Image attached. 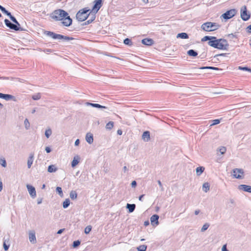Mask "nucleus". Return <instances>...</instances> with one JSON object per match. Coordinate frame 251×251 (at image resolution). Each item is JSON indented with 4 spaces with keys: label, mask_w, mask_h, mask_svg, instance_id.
<instances>
[{
    "label": "nucleus",
    "mask_w": 251,
    "mask_h": 251,
    "mask_svg": "<svg viewBox=\"0 0 251 251\" xmlns=\"http://www.w3.org/2000/svg\"><path fill=\"white\" fill-rule=\"evenodd\" d=\"M50 17L55 21H61L62 24L65 26H69L72 24V20L68 13L62 9H57L50 14Z\"/></svg>",
    "instance_id": "nucleus-1"
},
{
    "label": "nucleus",
    "mask_w": 251,
    "mask_h": 251,
    "mask_svg": "<svg viewBox=\"0 0 251 251\" xmlns=\"http://www.w3.org/2000/svg\"><path fill=\"white\" fill-rule=\"evenodd\" d=\"M220 25L216 23L206 22L201 25V28L207 32L213 31L218 29Z\"/></svg>",
    "instance_id": "nucleus-2"
},
{
    "label": "nucleus",
    "mask_w": 251,
    "mask_h": 251,
    "mask_svg": "<svg viewBox=\"0 0 251 251\" xmlns=\"http://www.w3.org/2000/svg\"><path fill=\"white\" fill-rule=\"evenodd\" d=\"M45 34L49 37H50L52 39L57 40H65L66 41L72 40L74 39L73 37H70L67 36L62 35L59 34L55 33L53 32L46 31L45 32Z\"/></svg>",
    "instance_id": "nucleus-3"
},
{
    "label": "nucleus",
    "mask_w": 251,
    "mask_h": 251,
    "mask_svg": "<svg viewBox=\"0 0 251 251\" xmlns=\"http://www.w3.org/2000/svg\"><path fill=\"white\" fill-rule=\"evenodd\" d=\"M213 48L221 50H226L228 47L227 41L224 39H219L217 40Z\"/></svg>",
    "instance_id": "nucleus-4"
},
{
    "label": "nucleus",
    "mask_w": 251,
    "mask_h": 251,
    "mask_svg": "<svg viewBox=\"0 0 251 251\" xmlns=\"http://www.w3.org/2000/svg\"><path fill=\"white\" fill-rule=\"evenodd\" d=\"M89 11L87 8L80 10L76 15V19L80 22L84 21L89 16V14L87 13Z\"/></svg>",
    "instance_id": "nucleus-5"
},
{
    "label": "nucleus",
    "mask_w": 251,
    "mask_h": 251,
    "mask_svg": "<svg viewBox=\"0 0 251 251\" xmlns=\"http://www.w3.org/2000/svg\"><path fill=\"white\" fill-rule=\"evenodd\" d=\"M217 39L216 38V37L205 36L201 39V41L204 42L208 40V45L213 47L214 45L215 44L216 42H217Z\"/></svg>",
    "instance_id": "nucleus-6"
},
{
    "label": "nucleus",
    "mask_w": 251,
    "mask_h": 251,
    "mask_svg": "<svg viewBox=\"0 0 251 251\" xmlns=\"http://www.w3.org/2000/svg\"><path fill=\"white\" fill-rule=\"evenodd\" d=\"M236 13V11L234 9L227 11L226 13L222 15V17L224 19L228 20L232 18Z\"/></svg>",
    "instance_id": "nucleus-7"
},
{
    "label": "nucleus",
    "mask_w": 251,
    "mask_h": 251,
    "mask_svg": "<svg viewBox=\"0 0 251 251\" xmlns=\"http://www.w3.org/2000/svg\"><path fill=\"white\" fill-rule=\"evenodd\" d=\"M241 17L243 21H248L250 18V14L247 13V7L244 6L241 9Z\"/></svg>",
    "instance_id": "nucleus-8"
},
{
    "label": "nucleus",
    "mask_w": 251,
    "mask_h": 251,
    "mask_svg": "<svg viewBox=\"0 0 251 251\" xmlns=\"http://www.w3.org/2000/svg\"><path fill=\"white\" fill-rule=\"evenodd\" d=\"M243 174L244 171L242 169H235L233 170V176L236 178H242Z\"/></svg>",
    "instance_id": "nucleus-9"
},
{
    "label": "nucleus",
    "mask_w": 251,
    "mask_h": 251,
    "mask_svg": "<svg viewBox=\"0 0 251 251\" xmlns=\"http://www.w3.org/2000/svg\"><path fill=\"white\" fill-rule=\"evenodd\" d=\"M4 23L5 25L11 29L18 31L22 30V29L16 25L11 23L8 20L5 19Z\"/></svg>",
    "instance_id": "nucleus-10"
},
{
    "label": "nucleus",
    "mask_w": 251,
    "mask_h": 251,
    "mask_svg": "<svg viewBox=\"0 0 251 251\" xmlns=\"http://www.w3.org/2000/svg\"><path fill=\"white\" fill-rule=\"evenodd\" d=\"M26 186L31 197L35 198L36 197V192L35 188L29 184H27Z\"/></svg>",
    "instance_id": "nucleus-11"
},
{
    "label": "nucleus",
    "mask_w": 251,
    "mask_h": 251,
    "mask_svg": "<svg viewBox=\"0 0 251 251\" xmlns=\"http://www.w3.org/2000/svg\"><path fill=\"white\" fill-rule=\"evenodd\" d=\"M94 2L95 4L92 10L97 13L102 6V0H95Z\"/></svg>",
    "instance_id": "nucleus-12"
},
{
    "label": "nucleus",
    "mask_w": 251,
    "mask_h": 251,
    "mask_svg": "<svg viewBox=\"0 0 251 251\" xmlns=\"http://www.w3.org/2000/svg\"><path fill=\"white\" fill-rule=\"evenodd\" d=\"M0 98L6 100H13L15 101V97L9 94H5L0 93Z\"/></svg>",
    "instance_id": "nucleus-13"
},
{
    "label": "nucleus",
    "mask_w": 251,
    "mask_h": 251,
    "mask_svg": "<svg viewBox=\"0 0 251 251\" xmlns=\"http://www.w3.org/2000/svg\"><path fill=\"white\" fill-rule=\"evenodd\" d=\"M238 189L240 190H243L245 192L251 193V186L245 184H241L238 186Z\"/></svg>",
    "instance_id": "nucleus-14"
},
{
    "label": "nucleus",
    "mask_w": 251,
    "mask_h": 251,
    "mask_svg": "<svg viewBox=\"0 0 251 251\" xmlns=\"http://www.w3.org/2000/svg\"><path fill=\"white\" fill-rule=\"evenodd\" d=\"M34 161V153H30L27 159V165L28 169H30Z\"/></svg>",
    "instance_id": "nucleus-15"
},
{
    "label": "nucleus",
    "mask_w": 251,
    "mask_h": 251,
    "mask_svg": "<svg viewBox=\"0 0 251 251\" xmlns=\"http://www.w3.org/2000/svg\"><path fill=\"white\" fill-rule=\"evenodd\" d=\"M159 216L157 215H153L151 217V224L152 225L157 226L158 225Z\"/></svg>",
    "instance_id": "nucleus-16"
},
{
    "label": "nucleus",
    "mask_w": 251,
    "mask_h": 251,
    "mask_svg": "<svg viewBox=\"0 0 251 251\" xmlns=\"http://www.w3.org/2000/svg\"><path fill=\"white\" fill-rule=\"evenodd\" d=\"M85 139L86 142L89 144L93 143L94 141L93 135L90 132H88L86 134Z\"/></svg>",
    "instance_id": "nucleus-17"
},
{
    "label": "nucleus",
    "mask_w": 251,
    "mask_h": 251,
    "mask_svg": "<svg viewBox=\"0 0 251 251\" xmlns=\"http://www.w3.org/2000/svg\"><path fill=\"white\" fill-rule=\"evenodd\" d=\"M150 133L149 131H146L143 132L142 139L145 142H148L150 140Z\"/></svg>",
    "instance_id": "nucleus-18"
},
{
    "label": "nucleus",
    "mask_w": 251,
    "mask_h": 251,
    "mask_svg": "<svg viewBox=\"0 0 251 251\" xmlns=\"http://www.w3.org/2000/svg\"><path fill=\"white\" fill-rule=\"evenodd\" d=\"M79 159H80V157H79V156H78V155L75 156L74 157L73 160L71 163L72 167L74 168L76 165H77L79 163Z\"/></svg>",
    "instance_id": "nucleus-19"
},
{
    "label": "nucleus",
    "mask_w": 251,
    "mask_h": 251,
    "mask_svg": "<svg viewBox=\"0 0 251 251\" xmlns=\"http://www.w3.org/2000/svg\"><path fill=\"white\" fill-rule=\"evenodd\" d=\"M142 43L144 45L151 46L153 44V41L151 39L145 38L142 40Z\"/></svg>",
    "instance_id": "nucleus-20"
},
{
    "label": "nucleus",
    "mask_w": 251,
    "mask_h": 251,
    "mask_svg": "<svg viewBox=\"0 0 251 251\" xmlns=\"http://www.w3.org/2000/svg\"><path fill=\"white\" fill-rule=\"evenodd\" d=\"M86 105H87V106H89V105H90V106H92L94 107H96V108H107L106 107L104 106H102V105H101L99 104H97V103H90V102H86Z\"/></svg>",
    "instance_id": "nucleus-21"
},
{
    "label": "nucleus",
    "mask_w": 251,
    "mask_h": 251,
    "mask_svg": "<svg viewBox=\"0 0 251 251\" xmlns=\"http://www.w3.org/2000/svg\"><path fill=\"white\" fill-rule=\"evenodd\" d=\"M57 171V168L55 165H51L48 167V172L50 173H55Z\"/></svg>",
    "instance_id": "nucleus-22"
},
{
    "label": "nucleus",
    "mask_w": 251,
    "mask_h": 251,
    "mask_svg": "<svg viewBox=\"0 0 251 251\" xmlns=\"http://www.w3.org/2000/svg\"><path fill=\"white\" fill-rule=\"evenodd\" d=\"M29 240L33 244L36 242V238L34 233H30L29 234Z\"/></svg>",
    "instance_id": "nucleus-23"
},
{
    "label": "nucleus",
    "mask_w": 251,
    "mask_h": 251,
    "mask_svg": "<svg viewBox=\"0 0 251 251\" xmlns=\"http://www.w3.org/2000/svg\"><path fill=\"white\" fill-rule=\"evenodd\" d=\"M135 204H129L127 203L126 204V207L128 209V211L129 213H131L134 211L135 208Z\"/></svg>",
    "instance_id": "nucleus-24"
},
{
    "label": "nucleus",
    "mask_w": 251,
    "mask_h": 251,
    "mask_svg": "<svg viewBox=\"0 0 251 251\" xmlns=\"http://www.w3.org/2000/svg\"><path fill=\"white\" fill-rule=\"evenodd\" d=\"M204 167L201 166L198 167L196 168V174L197 176H200L201 175V174L204 171Z\"/></svg>",
    "instance_id": "nucleus-25"
},
{
    "label": "nucleus",
    "mask_w": 251,
    "mask_h": 251,
    "mask_svg": "<svg viewBox=\"0 0 251 251\" xmlns=\"http://www.w3.org/2000/svg\"><path fill=\"white\" fill-rule=\"evenodd\" d=\"M210 189V185L208 182H205L202 185V190L205 192H207Z\"/></svg>",
    "instance_id": "nucleus-26"
},
{
    "label": "nucleus",
    "mask_w": 251,
    "mask_h": 251,
    "mask_svg": "<svg viewBox=\"0 0 251 251\" xmlns=\"http://www.w3.org/2000/svg\"><path fill=\"white\" fill-rule=\"evenodd\" d=\"M176 38H180L181 39H187L188 38V35L186 33L182 32L180 33H178L176 36Z\"/></svg>",
    "instance_id": "nucleus-27"
},
{
    "label": "nucleus",
    "mask_w": 251,
    "mask_h": 251,
    "mask_svg": "<svg viewBox=\"0 0 251 251\" xmlns=\"http://www.w3.org/2000/svg\"><path fill=\"white\" fill-rule=\"evenodd\" d=\"M187 54L189 56H196L198 55V53L193 50H190L187 51Z\"/></svg>",
    "instance_id": "nucleus-28"
},
{
    "label": "nucleus",
    "mask_w": 251,
    "mask_h": 251,
    "mask_svg": "<svg viewBox=\"0 0 251 251\" xmlns=\"http://www.w3.org/2000/svg\"><path fill=\"white\" fill-rule=\"evenodd\" d=\"M70 204V201L69 199H66L63 202V207L64 208H67Z\"/></svg>",
    "instance_id": "nucleus-29"
},
{
    "label": "nucleus",
    "mask_w": 251,
    "mask_h": 251,
    "mask_svg": "<svg viewBox=\"0 0 251 251\" xmlns=\"http://www.w3.org/2000/svg\"><path fill=\"white\" fill-rule=\"evenodd\" d=\"M77 193L74 191H72L70 193V197L73 200L76 199L77 198Z\"/></svg>",
    "instance_id": "nucleus-30"
},
{
    "label": "nucleus",
    "mask_w": 251,
    "mask_h": 251,
    "mask_svg": "<svg viewBox=\"0 0 251 251\" xmlns=\"http://www.w3.org/2000/svg\"><path fill=\"white\" fill-rule=\"evenodd\" d=\"M113 126H114V123L113 122H108L106 125V126H105V128L107 129H111L113 127Z\"/></svg>",
    "instance_id": "nucleus-31"
},
{
    "label": "nucleus",
    "mask_w": 251,
    "mask_h": 251,
    "mask_svg": "<svg viewBox=\"0 0 251 251\" xmlns=\"http://www.w3.org/2000/svg\"><path fill=\"white\" fill-rule=\"evenodd\" d=\"M147 247L146 245H142L139 246L137 247V249L138 251H146L147 250Z\"/></svg>",
    "instance_id": "nucleus-32"
},
{
    "label": "nucleus",
    "mask_w": 251,
    "mask_h": 251,
    "mask_svg": "<svg viewBox=\"0 0 251 251\" xmlns=\"http://www.w3.org/2000/svg\"><path fill=\"white\" fill-rule=\"evenodd\" d=\"M24 126L25 127V128L26 130H28L29 129L30 127V123L28 121V120L27 119H25L24 121Z\"/></svg>",
    "instance_id": "nucleus-33"
},
{
    "label": "nucleus",
    "mask_w": 251,
    "mask_h": 251,
    "mask_svg": "<svg viewBox=\"0 0 251 251\" xmlns=\"http://www.w3.org/2000/svg\"><path fill=\"white\" fill-rule=\"evenodd\" d=\"M0 164L3 167L5 168L7 166L6 162L4 158H0Z\"/></svg>",
    "instance_id": "nucleus-34"
},
{
    "label": "nucleus",
    "mask_w": 251,
    "mask_h": 251,
    "mask_svg": "<svg viewBox=\"0 0 251 251\" xmlns=\"http://www.w3.org/2000/svg\"><path fill=\"white\" fill-rule=\"evenodd\" d=\"M220 122H221V119H215V120H211V124L210 125V126H213L218 125L220 123Z\"/></svg>",
    "instance_id": "nucleus-35"
},
{
    "label": "nucleus",
    "mask_w": 251,
    "mask_h": 251,
    "mask_svg": "<svg viewBox=\"0 0 251 251\" xmlns=\"http://www.w3.org/2000/svg\"><path fill=\"white\" fill-rule=\"evenodd\" d=\"M51 133H52V131H51V129L48 128L46 130L45 134L46 137L47 138H49L50 137V136L51 135Z\"/></svg>",
    "instance_id": "nucleus-36"
},
{
    "label": "nucleus",
    "mask_w": 251,
    "mask_h": 251,
    "mask_svg": "<svg viewBox=\"0 0 251 251\" xmlns=\"http://www.w3.org/2000/svg\"><path fill=\"white\" fill-rule=\"evenodd\" d=\"M56 191L61 197L63 196V191L62 190V188L60 187H57L56 188Z\"/></svg>",
    "instance_id": "nucleus-37"
},
{
    "label": "nucleus",
    "mask_w": 251,
    "mask_h": 251,
    "mask_svg": "<svg viewBox=\"0 0 251 251\" xmlns=\"http://www.w3.org/2000/svg\"><path fill=\"white\" fill-rule=\"evenodd\" d=\"M209 224L208 223L204 224L201 228V232L205 231L207 229V228L209 227Z\"/></svg>",
    "instance_id": "nucleus-38"
},
{
    "label": "nucleus",
    "mask_w": 251,
    "mask_h": 251,
    "mask_svg": "<svg viewBox=\"0 0 251 251\" xmlns=\"http://www.w3.org/2000/svg\"><path fill=\"white\" fill-rule=\"evenodd\" d=\"M238 69L240 70L247 71H248V72L251 73V69L246 67L239 66Z\"/></svg>",
    "instance_id": "nucleus-39"
},
{
    "label": "nucleus",
    "mask_w": 251,
    "mask_h": 251,
    "mask_svg": "<svg viewBox=\"0 0 251 251\" xmlns=\"http://www.w3.org/2000/svg\"><path fill=\"white\" fill-rule=\"evenodd\" d=\"M200 69L204 70V69H210V70H218L219 69L218 68L214 67H201L199 68Z\"/></svg>",
    "instance_id": "nucleus-40"
},
{
    "label": "nucleus",
    "mask_w": 251,
    "mask_h": 251,
    "mask_svg": "<svg viewBox=\"0 0 251 251\" xmlns=\"http://www.w3.org/2000/svg\"><path fill=\"white\" fill-rule=\"evenodd\" d=\"M124 43L125 45H129V46L132 45V42H131V40L129 38L125 39L124 41Z\"/></svg>",
    "instance_id": "nucleus-41"
},
{
    "label": "nucleus",
    "mask_w": 251,
    "mask_h": 251,
    "mask_svg": "<svg viewBox=\"0 0 251 251\" xmlns=\"http://www.w3.org/2000/svg\"><path fill=\"white\" fill-rule=\"evenodd\" d=\"M92 227L91 226H87L84 229V232L85 234H87L89 233V232L91 231Z\"/></svg>",
    "instance_id": "nucleus-42"
},
{
    "label": "nucleus",
    "mask_w": 251,
    "mask_h": 251,
    "mask_svg": "<svg viewBox=\"0 0 251 251\" xmlns=\"http://www.w3.org/2000/svg\"><path fill=\"white\" fill-rule=\"evenodd\" d=\"M226 148L225 147H221L219 149V151L221 152L222 154H224L226 151Z\"/></svg>",
    "instance_id": "nucleus-43"
},
{
    "label": "nucleus",
    "mask_w": 251,
    "mask_h": 251,
    "mask_svg": "<svg viewBox=\"0 0 251 251\" xmlns=\"http://www.w3.org/2000/svg\"><path fill=\"white\" fill-rule=\"evenodd\" d=\"M32 98L34 100H38L41 98V96L40 94L38 93L33 95Z\"/></svg>",
    "instance_id": "nucleus-44"
},
{
    "label": "nucleus",
    "mask_w": 251,
    "mask_h": 251,
    "mask_svg": "<svg viewBox=\"0 0 251 251\" xmlns=\"http://www.w3.org/2000/svg\"><path fill=\"white\" fill-rule=\"evenodd\" d=\"M0 10L4 14H5L6 15H7L8 16H9V15H10L11 13L10 12H9L7 10H6V9L3 7V6L2 7V8L0 9Z\"/></svg>",
    "instance_id": "nucleus-45"
},
{
    "label": "nucleus",
    "mask_w": 251,
    "mask_h": 251,
    "mask_svg": "<svg viewBox=\"0 0 251 251\" xmlns=\"http://www.w3.org/2000/svg\"><path fill=\"white\" fill-rule=\"evenodd\" d=\"M227 37L229 39H232L234 38H237V36L235 34H234L233 33L228 34L226 35Z\"/></svg>",
    "instance_id": "nucleus-46"
},
{
    "label": "nucleus",
    "mask_w": 251,
    "mask_h": 251,
    "mask_svg": "<svg viewBox=\"0 0 251 251\" xmlns=\"http://www.w3.org/2000/svg\"><path fill=\"white\" fill-rule=\"evenodd\" d=\"M80 244V242L78 240L75 241L73 242V247L76 248Z\"/></svg>",
    "instance_id": "nucleus-47"
},
{
    "label": "nucleus",
    "mask_w": 251,
    "mask_h": 251,
    "mask_svg": "<svg viewBox=\"0 0 251 251\" xmlns=\"http://www.w3.org/2000/svg\"><path fill=\"white\" fill-rule=\"evenodd\" d=\"M9 17L10 18V19H11V20L14 23L15 22H16L17 20L16 19V18L13 16L11 14H10V15L9 16Z\"/></svg>",
    "instance_id": "nucleus-48"
},
{
    "label": "nucleus",
    "mask_w": 251,
    "mask_h": 251,
    "mask_svg": "<svg viewBox=\"0 0 251 251\" xmlns=\"http://www.w3.org/2000/svg\"><path fill=\"white\" fill-rule=\"evenodd\" d=\"M3 248L4 249L5 251H7L9 249V245H7L5 243V242L4 241V243H3Z\"/></svg>",
    "instance_id": "nucleus-49"
},
{
    "label": "nucleus",
    "mask_w": 251,
    "mask_h": 251,
    "mask_svg": "<svg viewBox=\"0 0 251 251\" xmlns=\"http://www.w3.org/2000/svg\"><path fill=\"white\" fill-rule=\"evenodd\" d=\"M247 32H248L249 33H251V25H249L247 28Z\"/></svg>",
    "instance_id": "nucleus-50"
},
{
    "label": "nucleus",
    "mask_w": 251,
    "mask_h": 251,
    "mask_svg": "<svg viewBox=\"0 0 251 251\" xmlns=\"http://www.w3.org/2000/svg\"><path fill=\"white\" fill-rule=\"evenodd\" d=\"M136 185H137V183H136V181H135V180L133 181L131 183V185L132 187H135L136 186Z\"/></svg>",
    "instance_id": "nucleus-51"
},
{
    "label": "nucleus",
    "mask_w": 251,
    "mask_h": 251,
    "mask_svg": "<svg viewBox=\"0 0 251 251\" xmlns=\"http://www.w3.org/2000/svg\"><path fill=\"white\" fill-rule=\"evenodd\" d=\"M222 251H228L226 248V245H224L222 248Z\"/></svg>",
    "instance_id": "nucleus-52"
},
{
    "label": "nucleus",
    "mask_w": 251,
    "mask_h": 251,
    "mask_svg": "<svg viewBox=\"0 0 251 251\" xmlns=\"http://www.w3.org/2000/svg\"><path fill=\"white\" fill-rule=\"evenodd\" d=\"M45 151L47 153H50L51 151V149H50V147H47L45 148Z\"/></svg>",
    "instance_id": "nucleus-53"
},
{
    "label": "nucleus",
    "mask_w": 251,
    "mask_h": 251,
    "mask_svg": "<svg viewBox=\"0 0 251 251\" xmlns=\"http://www.w3.org/2000/svg\"><path fill=\"white\" fill-rule=\"evenodd\" d=\"M128 171V169L126 166H125L123 167V171L124 173H126Z\"/></svg>",
    "instance_id": "nucleus-54"
},
{
    "label": "nucleus",
    "mask_w": 251,
    "mask_h": 251,
    "mask_svg": "<svg viewBox=\"0 0 251 251\" xmlns=\"http://www.w3.org/2000/svg\"><path fill=\"white\" fill-rule=\"evenodd\" d=\"M80 141L79 139H76L75 142V146H78L79 144Z\"/></svg>",
    "instance_id": "nucleus-55"
},
{
    "label": "nucleus",
    "mask_w": 251,
    "mask_h": 251,
    "mask_svg": "<svg viewBox=\"0 0 251 251\" xmlns=\"http://www.w3.org/2000/svg\"><path fill=\"white\" fill-rule=\"evenodd\" d=\"M64 230V228L60 229L57 231V233L58 234H60L63 232Z\"/></svg>",
    "instance_id": "nucleus-56"
},
{
    "label": "nucleus",
    "mask_w": 251,
    "mask_h": 251,
    "mask_svg": "<svg viewBox=\"0 0 251 251\" xmlns=\"http://www.w3.org/2000/svg\"><path fill=\"white\" fill-rule=\"evenodd\" d=\"M200 210H199V209L196 210L195 211V214L196 215H198L200 213Z\"/></svg>",
    "instance_id": "nucleus-57"
},
{
    "label": "nucleus",
    "mask_w": 251,
    "mask_h": 251,
    "mask_svg": "<svg viewBox=\"0 0 251 251\" xmlns=\"http://www.w3.org/2000/svg\"><path fill=\"white\" fill-rule=\"evenodd\" d=\"M144 196H145L144 195H141L139 197V200L140 201H143V198L144 197Z\"/></svg>",
    "instance_id": "nucleus-58"
},
{
    "label": "nucleus",
    "mask_w": 251,
    "mask_h": 251,
    "mask_svg": "<svg viewBox=\"0 0 251 251\" xmlns=\"http://www.w3.org/2000/svg\"><path fill=\"white\" fill-rule=\"evenodd\" d=\"M42 200L41 199H38V200H37V203H38V204H41V203H42Z\"/></svg>",
    "instance_id": "nucleus-59"
},
{
    "label": "nucleus",
    "mask_w": 251,
    "mask_h": 251,
    "mask_svg": "<svg viewBox=\"0 0 251 251\" xmlns=\"http://www.w3.org/2000/svg\"><path fill=\"white\" fill-rule=\"evenodd\" d=\"M0 79H4V80H8V79H9V78L7 77H0Z\"/></svg>",
    "instance_id": "nucleus-60"
},
{
    "label": "nucleus",
    "mask_w": 251,
    "mask_h": 251,
    "mask_svg": "<svg viewBox=\"0 0 251 251\" xmlns=\"http://www.w3.org/2000/svg\"><path fill=\"white\" fill-rule=\"evenodd\" d=\"M117 133L119 135H122V131L120 129H119L118 131H117Z\"/></svg>",
    "instance_id": "nucleus-61"
},
{
    "label": "nucleus",
    "mask_w": 251,
    "mask_h": 251,
    "mask_svg": "<svg viewBox=\"0 0 251 251\" xmlns=\"http://www.w3.org/2000/svg\"><path fill=\"white\" fill-rule=\"evenodd\" d=\"M144 226H147L149 225V221H145L144 224Z\"/></svg>",
    "instance_id": "nucleus-62"
},
{
    "label": "nucleus",
    "mask_w": 251,
    "mask_h": 251,
    "mask_svg": "<svg viewBox=\"0 0 251 251\" xmlns=\"http://www.w3.org/2000/svg\"><path fill=\"white\" fill-rule=\"evenodd\" d=\"M157 182H158V184L159 185V186L160 187H162V183H161V181L160 180H158Z\"/></svg>",
    "instance_id": "nucleus-63"
},
{
    "label": "nucleus",
    "mask_w": 251,
    "mask_h": 251,
    "mask_svg": "<svg viewBox=\"0 0 251 251\" xmlns=\"http://www.w3.org/2000/svg\"><path fill=\"white\" fill-rule=\"evenodd\" d=\"M14 23L15 24V25H16L18 26L20 25V24L18 23L17 21H16V22Z\"/></svg>",
    "instance_id": "nucleus-64"
}]
</instances>
